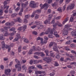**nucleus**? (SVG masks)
Returning <instances> with one entry per match:
<instances>
[{"label": "nucleus", "instance_id": "20e7f679", "mask_svg": "<svg viewBox=\"0 0 76 76\" xmlns=\"http://www.w3.org/2000/svg\"><path fill=\"white\" fill-rule=\"evenodd\" d=\"M35 23H36L37 25V26L38 28V29H42V28H43V26L42 25H41L42 23L41 22L39 21H36L35 22Z\"/></svg>", "mask_w": 76, "mask_h": 76}, {"label": "nucleus", "instance_id": "a878e982", "mask_svg": "<svg viewBox=\"0 0 76 76\" xmlns=\"http://www.w3.org/2000/svg\"><path fill=\"white\" fill-rule=\"evenodd\" d=\"M57 23L58 26H59V27H62V26H63V25L59 21H57Z\"/></svg>", "mask_w": 76, "mask_h": 76}, {"label": "nucleus", "instance_id": "f257e3e1", "mask_svg": "<svg viewBox=\"0 0 76 76\" xmlns=\"http://www.w3.org/2000/svg\"><path fill=\"white\" fill-rule=\"evenodd\" d=\"M56 30V28H53V29H50V28H48V29L47 30V31H45V32H42L40 34V36H42L44 35V34H48L49 32L51 34H53V32L54 31V30Z\"/></svg>", "mask_w": 76, "mask_h": 76}, {"label": "nucleus", "instance_id": "7c9ffc66", "mask_svg": "<svg viewBox=\"0 0 76 76\" xmlns=\"http://www.w3.org/2000/svg\"><path fill=\"white\" fill-rule=\"evenodd\" d=\"M5 25L6 26H12V25L9 22L6 23L5 24Z\"/></svg>", "mask_w": 76, "mask_h": 76}, {"label": "nucleus", "instance_id": "49530a36", "mask_svg": "<svg viewBox=\"0 0 76 76\" xmlns=\"http://www.w3.org/2000/svg\"><path fill=\"white\" fill-rule=\"evenodd\" d=\"M72 0H66L65 3L66 4H68V3H69V2L70 1Z\"/></svg>", "mask_w": 76, "mask_h": 76}, {"label": "nucleus", "instance_id": "4468645a", "mask_svg": "<svg viewBox=\"0 0 76 76\" xmlns=\"http://www.w3.org/2000/svg\"><path fill=\"white\" fill-rule=\"evenodd\" d=\"M17 37H16L13 40V42H15V41H18L19 39V38H20V34H17Z\"/></svg>", "mask_w": 76, "mask_h": 76}, {"label": "nucleus", "instance_id": "0e129e2a", "mask_svg": "<svg viewBox=\"0 0 76 76\" xmlns=\"http://www.w3.org/2000/svg\"><path fill=\"white\" fill-rule=\"evenodd\" d=\"M18 76H25V75L23 74L19 73L18 75Z\"/></svg>", "mask_w": 76, "mask_h": 76}, {"label": "nucleus", "instance_id": "0eeeda50", "mask_svg": "<svg viewBox=\"0 0 76 76\" xmlns=\"http://www.w3.org/2000/svg\"><path fill=\"white\" fill-rule=\"evenodd\" d=\"M37 41H38V40H40V41H41V43L42 45L47 42V40H45L44 41H43V39H42V38H41L39 37H38L37 38Z\"/></svg>", "mask_w": 76, "mask_h": 76}, {"label": "nucleus", "instance_id": "f03ea898", "mask_svg": "<svg viewBox=\"0 0 76 76\" xmlns=\"http://www.w3.org/2000/svg\"><path fill=\"white\" fill-rule=\"evenodd\" d=\"M10 0H7V1H4V7L3 6V9H5L6 8V10L4 11V12L5 13H8V9L9 8V6H8L7 7V2L9 1Z\"/></svg>", "mask_w": 76, "mask_h": 76}, {"label": "nucleus", "instance_id": "1a4fd4ad", "mask_svg": "<svg viewBox=\"0 0 76 76\" xmlns=\"http://www.w3.org/2000/svg\"><path fill=\"white\" fill-rule=\"evenodd\" d=\"M52 17H53V15L50 14V15H49V19H48V21L47 20H46V21H45L44 23L45 24H47V23H50V22L51 19V18H52Z\"/></svg>", "mask_w": 76, "mask_h": 76}, {"label": "nucleus", "instance_id": "f704fd0d", "mask_svg": "<svg viewBox=\"0 0 76 76\" xmlns=\"http://www.w3.org/2000/svg\"><path fill=\"white\" fill-rule=\"evenodd\" d=\"M37 68H39V69H42V66L40 65H37Z\"/></svg>", "mask_w": 76, "mask_h": 76}, {"label": "nucleus", "instance_id": "4be33fe9", "mask_svg": "<svg viewBox=\"0 0 76 76\" xmlns=\"http://www.w3.org/2000/svg\"><path fill=\"white\" fill-rule=\"evenodd\" d=\"M39 62H42V60H39V61L37 60H36L35 61H34V64H38V63H39Z\"/></svg>", "mask_w": 76, "mask_h": 76}, {"label": "nucleus", "instance_id": "7ed1b4c3", "mask_svg": "<svg viewBox=\"0 0 76 76\" xmlns=\"http://www.w3.org/2000/svg\"><path fill=\"white\" fill-rule=\"evenodd\" d=\"M1 44H2V48H8V52H10V46H8L7 45H5L4 43V41H3L1 43Z\"/></svg>", "mask_w": 76, "mask_h": 76}, {"label": "nucleus", "instance_id": "a18cd8bd", "mask_svg": "<svg viewBox=\"0 0 76 76\" xmlns=\"http://www.w3.org/2000/svg\"><path fill=\"white\" fill-rule=\"evenodd\" d=\"M16 15H17V14L16 13H13L11 15L12 17V18H14V17H15V16H16Z\"/></svg>", "mask_w": 76, "mask_h": 76}, {"label": "nucleus", "instance_id": "ddd939ff", "mask_svg": "<svg viewBox=\"0 0 76 76\" xmlns=\"http://www.w3.org/2000/svg\"><path fill=\"white\" fill-rule=\"evenodd\" d=\"M27 27L26 26V25H25L23 27H19L18 28V30L19 31H21L22 29H23V31H25V29H26V28Z\"/></svg>", "mask_w": 76, "mask_h": 76}, {"label": "nucleus", "instance_id": "f8f14e48", "mask_svg": "<svg viewBox=\"0 0 76 76\" xmlns=\"http://www.w3.org/2000/svg\"><path fill=\"white\" fill-rule=\"evenodd\" d=\"M36 13H41V10H38L35 11L33 13V14H32L31 17V18H34V16H35V14Z\"/></svg>", "mask_w": 76, "mask_h": 76}, {"label": "nucleus", "instance_id": "5fc2aeb1", "mask_svg": "<svg viewBox=\"0 0 76 76\" xmlns=\"http://www.w3.org/2000/svg\"><path fill=\"white\" fill-rule=\"evenodd\" d=\"M29 17H30V16L29 15H26L25 16V18H26V19H28V18H29Z\"/></svg>", "mask_w": 76, "mask_h": 76}, {"label": "nucleus", "instance_id": "412c9836", "mask_svg": "<svg viewBox=\"0 0 76 76\" xmlns=\"http://www.w3.org/2000/svg\"><path fill=\"white\" fill-rule=\"evenodd\" d=\"M53 50L55 51H57V53H59L57 47L56 46H54L53 47Z\"/></svg>", "mask_w": 76, "mask_h": 76}, {"label": "nucleus", "instance_id": "13d9d810", "mask_svg": "<svg viewBox=\"0 0 76 76\" xmlns=\"http://www.w3.org/2000/svg\"><path fill=\"white\" fill-rule=\"evenodd\" d=\"M54 75H55V73H54V72H52V73H50V76H54Z\"/></svg>", "mask_w": 76, "mask_h": 76}, {"label": "nucleus", "instance_id": "39448f33", "mask_svg": "<svg viewBox=\"0 0 76 76\" xmlns=\"http://www.w3.org/2000/svg\"><path fill=\"white\" fill-rule=\"evenodd\" d=\"M40 7H41V9H42L45 8V10H47L48 9V4L45 3L43 5H42V4H41L40 5Z\"/></svg>", "mask_w": 76, "mask_h": 76}, {"label": "nucleus", "instance_id": "a19ab883", "mask_svg": "<svg viewBox=\"0 0 76 76\" xmlns=\"http://www.w3.org/2000/svg\"><path fill=\"white\" fill-rule=\"evenodd\" d=\"M24 42L26 43H28L29 42V41H28V39L26 38H25L24 39Z\"/></svg>", "mask_w": 76, "mask_h": 76}, {"label": "nucleus", "instance_id": "bf43d9fd", "mask_svg": "<svg viewBox=\"0 0 76 76\" xmlns=\"http://www.w3.org/2000/svg\"><path fill=\"white\" fill-rule=\"evenodd\" d=\"M56 58L58 59V58H60V55H58L56 56Z\"/></svg>", "mask_w": 76, "mask_h": 76}, {"label": "nucleus", "instance_id": "5701e85b", "mask_svg": "<svg viewBox=\"0 0 76 76\" xmlns=\"http://www.w3.org/2000/svg\"><path fill=\"white\" fill-rule=\"evenodd\" d=\"M68 30H65V31L63 32V36H65V35H67L68 34L69 32H68Z\"/></svg>", "mask_w": 76, "mask_h": 76}, {"label": "nucleus", "instance_id": "2f4dec72", "mask_svg": "<svg viewBox=\"0 0 76 76\" xmlns=\"http://www.w3.org/2000/svg\"><path fill=\"white\" fill-rule=\"evenodd\" d=\"M22 68L24 70H26L27 69V68L26 66V65L25 64L23 65L22 66Z\"/></svg>", "mask_w": 76, "mask_h": 76}, {"label": "nucleus", "instance_id": "8fccbe9b", "mask_svg": "<svg viewBox=\"0 0 76 76\" xmlns=\"http://www.w3.org/2000/svg\"><path fill=\"white\" fill-rule=\"evenodd\" d=\"M37 26H37V25L32 26L31 27V28H32V29H34V28H35L36 27H37Z\"/></svg>", "mask_w": 76, "mask_h": 76}, {"label": "nucleus", "instance_id": "f3484780", "mask_svg": "<svg viewBox=\"0 0 76 76\" xmlns=\"http://www.w3.org/2000/svg\"><path fill=\"white\" fill-rule=\"evenodd\" d=\"M11 72V70L9 69H8L5 70V74H6V75L8 76L9 73Z\"/></svg>", "mask_w": 76, "mask_h": 76}, {"label": "nucleus", "instance_id": "c85d7f7f", "mask_svg": "<svg viewBox=\"0 0 76 76\" xmlns=\"http://www.w3.org/2000/svg\"><path fill=\"white\" fill-rule=\"evenodd\" d=\"M16 31H14L12 33H11L9 34V35L11 36H13V35L15 34H16Z\"/></svg>", "mask_w": 76, "mask_h": 76}, {"label": "nucleus", "instance_id": "09e8293b", "mask_svg": "<svg viewBox=\"0 0 76 76\" xmlns=\"http://www.w3.org/2000/svg\"><path fill=\"white\" fill-rule=\"evenodd\" d=\"M70 64H71V65H72V64H74L75 66H76V62H71L70 63Z\"/></svg>", "mask_w": 76, "mask_h": 76}, {"label": "nucleus", "instance_id": "6e6d98bb", "mask_svg": "<svg viewBox=\"0 0 76 76\" xmlns=\"http://www.w3.org/2000/svg\"><path fill=\"white\" fill-rule=\"evenodd\" d=\"M18 51L19 53L21 51V47H20L18 48Z\"/></svg>", "mask_w": 76, "mask_h": 76}, {"label": "nucleus", "instance_id": "b1692460", "mask_svg": "<svg viewBox=\"0 0 76 76\" xmlns=\"http://www.w3.org/2000/svg\"><path fill=\"white\" fill-rule=\"evenodd\" d=\"M3 6H1V9L0 10V16H2L3 15V11L2 10H3Z\"/></svg>", "mask_w": 76, "mask_h": 76}, {"label": "nucleus", "instance_id": "052dcab7", "mask_svg": "<svg viewBox=\"0 0 76 76\" xmlns=\"http://www.w3.org/2000/svg\"><path fill=\"white\" fill-rule=\"evenodd\" d=\"M75 10H74L72 11V13H73V16H76V12H75Z\"/></svg>", "mask_w": 76, "mask_h": 76}, {"label": "nucleus", "instance_id": "dca6fc26", "mask_svg": "<svg viewBox=\"0 0 76 76\" xmlns=\"http://www.w3.org/2000/svg\"><path fill=\"white\" fill-rule=\"evenodd\" d=\"M28 5V1H27L25 2V4L23 3L21 4V6L22 8H25L26 6Z\"/></svg>", "mask_w": 76, "mask_h": 76}, {"label": "nucleus", "instance_id": "4d7b16f0", "mask_svg": "<svg viewBox=\"0 0 76 76\" xmlns=\"http://www.w3.org/2000/svg\"><path fill=\"white\" fill-rule=\"evenodd\" d=\"M52 51H50V53L51 54V56H52L54 58V56H53V55L54 54V53H52Z\"/></svg>", "mask_w": 76, "mask_h": 76}, {"label": "nucleus", "instance_id": "9d476101", "mask_svg": "<svg viewBox=\"0 0 76 76\" xmlns=\"http://www.w3.org/2000/svg\"><path fill=\"white\" fill-rule=\"evenodd\" d=\"M64 27H65L64 29V31L66 30V31H70V30H72V28H69V27H70V26L68 24L65 25L64 26Z\"/></svg>", "mask_w": 76, "mask_h": 76}, {"label": "nucleus", "instance_id": "69168bd1", "mask_svg": "<svg viewBox=\"0 0 76 76\" xmlns=\"http://www.w3.org/2000/svg\"><path fill=\"white\" fill-rule=\"evenodd\" d=\"M70 44V40H69L66 42V44Z\"/></svg>", "mask_w": 76, "mask_h": 76}, {"label": "nucleus", "instance_id": "ea45409f", "mask_svg": "<svg viewBox=\"0 0 76 76\" xmlns=\"http://www.w3.org/2000/svg\"><path fill=\"white\" fill-rule=\"evenodd\" d=\"M32 51H33L32 49H31L28 53V54L30 55L32 54Z\"/></svg>", "mask_w": 76, "mask_h": 76}, {"label": "nucleus", "instance_id": "423d86ee", "mask_svg": "<svg viewBox=\"0 0 76 76\" xmlns=\"http://www.w3.org/2000/svg\"><path fill=\"white\" fill-rule=\"evenodd\" d=\"M29 6L32 8H35L36 7V3L34 1H31L30 2Z\"/></svg>", "mask_w": 76, "mask_h": 76}, {"label": "nucleus", "instance_id": "864d4df0", "mask_svg": "<svg viewBox=\"0 0 76 76\" xmlns=\"http://www.w3.org/2000/svg\"><path fill=\"white\" fill-rule=\"evenodd\" d=\"M61 18V16H59L56 17V19L57 20H59V19H60V18Z\"/></svg>", "mask_w": 76, "mask_h": 76}, {"label": "nucleus", "instance_id": "37998d69", "mask_svg": "<svg viewBox=\"0 0 76 76\" xmlns=\"http://www.w3.org/2000/svg\"><path fill=\"white\" fill-rule=\"evenodd\" d=\"M15 61L16 63H18L17 64H20V62L17 59H15Z\"/></svg>", "mask_w": 76, "mask_h": 76}, {"label": "nucleus", "instance_id": "c03bdc74", "mask_svg": "<svg viewBox=\"0 0 76 76\" xmlns=\"http://www.w3.org/2000/svg\"><path fill=\"white\" fill-rule=\"evenodd\" d=\"M35 68L34 66H31L29 67L28 69H34Z\"/></svg>", "mask_w": 76, "mask_h": 76}, {"label": "nucleus", "instance_id": "6e6552de", "mask_svg": "<svg viewBox=\"0 0 76 76\" xmlns=\"http://www.w3.org/2000/svg\"><path fill=\"white\" fill-rule=\"evenodd\" d=\"M43 60L44 61H45L48 63L49 62H51L52 60H53V59L51 58L46 57L44 58Z\"/></svg>", "mask_w": 76, "mask_h": 76}, {"label": "nucleus", "instance_id": "603ef678", "mask_svg": "<svg viewBox=\"0 0 76 76\" xmlns=\"http://www.w3.org/2000/svg\"><path fill=\"white\" fill-rule=\"evenodd\" d=\"M14 30H15V28L13 27L10 29V31H14Z\"/></svg>", "mask_w": 76, "mask_h": 76}, {"label": "nucleus", "instance_id": "a211bd4d", "mask_svg": "<svg viewBox=\"0 0 76 76\" xmlns=\"http://www.w3.org/2000/svg\"><path fill=\"white\" fill-rule=\"evenodd\" d=\"M15 68H18V71L21 70V66L20 64H17L15 65Z\"/></svg>", "mask_w": 76, "mask_h": 76}, {"label": "nucleus", "instance_id": "393cba45", "mask_svg": "<svg viewBox=\"0 0 76 76\" xmlns=\"http://www.w3.org/2000/svg\"><path fill=\"white\" fill-rule=\"evenodd\" d=\"M54 44L56 45H57V44H56V43L54 42H51L49 44V47H52L53 45Z\"/></svg>", "mask_w": 76, "mask_h": 76}, {"label": "nucleus", "instance_id": "9b49d317", "mask_svg": "<svg viewBox=\"0 0 76 76\" xmlns=\"http://www.w3.org/2000/svg\"><path fill=\"white\" fill-rule=\"evenodd\" d=\"M34 54H36L39 56H42V57H44L45 56V54L43 52H36L34 53Z\"/></svg>", "mask_w": 76, "mask_h": 76}, {"label": "nucleus", "instance_id": "e433bc0d", "mask_svg": "<svg viewBox=\"0 0 76 76\" xmlns=\"http://www.w3.org/2000/svg\"><path fill=\"white\" fill-rule=\"evenodd\" d=\"M54 65V66H56V67H57V66H59L58 64V63L57 61H56L55 62V64Z\"/></svg>", "mask_w": 76, "mask_h": 76}, {"label": "nucleus", "instance_id": "680f3d73", "mask_svg": "<svg viewBox=\"0 0 76 76\" xmlns=\"http://www.w3.org/2000/svg\"><path fill=\"white\" fill-rule=\"evenodd\" d=\"M66 5H65L63 7V10L64 11L65 10V9H66Z\"/></svg>", "mask_w": 76, "mask_h": 76}, {"label": "nucleus", "instance_id": "338daca9", "mask_svg": "<svg viewBox=\"0 0 76 76\" xmlns=\"http://www.w3.org/2000/svg\"><path fill=\"white\" fill-rule=\"evenodd\" d=\"M33 60H31L29 62V63L30 64H32V63H33Z\"/></svg>", "mask_w": 76, "mask_h": 76}, {"label": "nucleus", "instance_id": "4c0bfd02", "mask_svg": "<svg viewBox=\"0 0 76 76\" xmlns=\"http://www.w3.org/2000/svg\"><path fill=\"white\" fill-rule=\"evenodd\" d=\"M33 50L34 51H37V50H38V48H36L35 46H33Z\"/></svg>", "mask_w": 76, "mask_h": 76}, {"label": "nucleus", "instance_id": "bb28decb", "mask_svg": "<svg viewBox=\"0 0 76 76\" xmlns=\"http://www.w3.org/2000/svg\"><path fill=\"white\" fill-rule=\"evenodd\" d=\"M66 56H67V57H70L72 59V60H74V56H69V54L68 53H66Z\"/></svg>", "mask_w": 76, "mask_h": 76}, {"label": "nucleus", "instance_id": "cd10ccee", "mask_svg": "<svg viewBox=\"0 0 76 76\" xmlns=\"http://www.w3.org/2000/svg\"><path fill=\"white\" fill-rule=\"evenodd\" d=\"M4 39H5V37L3 35L2 36H0V40H4Z\"/></svg>", "mask_w": 76, "mask_h": 76}, {"label": "nucleus", "instance_id": "79ce46f5", "mask_svg": "<svg viewBox=\"0 0 76 76\" xmlns=\"http://www.w3.org/2000/svg\"><path fill=\"white\" fill-rule=\"evenodd\" d=\"M32 33L33 35H36L38 34V33H37V31H33Z\"/></svg>", "mask_w": 76, "mask_h": 76}, {"label": "nucleus", "instance_id": "6ab92c4d", "mask_svg": "<svg viewBox=\"0 0 76 76\" xmlns=\"http://www.w3.org/2000/svg\"><path fill=\"white\" fill-rule=\"evenodd\" d=\"M45 73V72L44 71H35V74L36 75H38V74L40 75L41 74H44Z\"/></svg>", "mask_w": 76, "mask_h": 76}, {"label": "nucleus", "instance_id": "de8ad7c7", "mask_svg": "<svg viewBox=\"0 0 76 76\" xmlns=\"http://www.w3.org/2000/svg\"><path fill=\"white\" fill-rule=\"evenodd\" d=\"M48 37L50 38H53L54 37V36L52 35H48Z\"/></svg>", "mask_w": 76, "mask_h": 76}, {"label": "nucleus", "instance_id": "2eb2a0df", "mask_svg": "<svg viewBox=\"0 0 76 76\" xmlns=\"http://www.w3.org/2000/svg\"><path fill=\"white\" fill-rule=\"evenodd\" d=\"M14 20L15 22H22V20L20 19V18L18 17L17 18V19H14Z\"/></svg>", "mask_w": 76, "mask_h": 76}, {"label": "nucleus", "instance_id": "774afa93", "mask_svg": "<svg viewBox=\"0 0 76 76\" xmlns=\"http://www.w3.org/2000/svg\"><path fill=\"white\" fill-rule=\"evenodd\" d=\"M72 53H73V54H76V52L74 51V50H72L71 51Z\"/></svg>", "mask_w": 76, "mask_h": 76}, {"label": "nucleus", "instance_id": "3c124183", "mask_svg": "<svg viewBox=\"0 0 76 76\" xmlns=\"http://www.w3.org/2000/svg\"><path fill=\"white\" fill-rule=\"evenodd\" d=\"M73 18L72 17L70 18V22H73Z\"/></svg>", "mask_w": 76, "mask_h": 76}, {"label": "nucleus", "instance_id": "58836bf2", "mask_svg": "<svg viewBox=\"0 0 76 76\" xmlns=\"http://www.w3.org/2000/svg\"><path fill=\"white\" fill-rule=\"evenodd\" d=\"M57 23H55L53 25V27L54 28H56V27H57V26L58 25L57 24Z\"/></svg>", "mask_w": 76, "mask_h": 76}, {"label": "nucleus", "instance_id": "473e14b6", "mask_svg": "<svg viewBox=\"0 0 76 76\" xmlns=\"http://www.w3.org/2000/svg\"><path fill=\"white\" fill-rule=\"evenodd\" d=\"M4 29L5 30H6V31H8V29H10V26H8V27H4Z\"/></svg>", "mask_w": 76, "mask_h": 76}, {"label": "nucleus", "instance_id": "e2e57ef3", "mask_svg": "<svg viewBox=\"0 0 76 76\" xmlns=\"http://www.w3.org/2000/svg\"><path fill=\"white\" fill-rule=\"evenodd\" d=\"M52 1H53V0H48V2L49 4H50L51 3H52Z\"/></svg>", "mask_w": 76, "mask_h": 76}, {"label": "nucleus", "instance_id": "c756f323", "mask_svg": "<svg viewBox=\"0 0 76 76\" xmlns=\"http://www.w3.org/2000/svg\"><path fill=\"white\" fill-rule=\"evenodd\" d=\"M69 17H67L66 18H65L64 21L62 23L63 24H64V23L69 20Z\"/></svg>", "mask_w": 76, "mask_h": 76}, {"label": "nucleus", "instance_id": "c9c22d12", "mask_svg": "<svg viewBox=\"0 0 76 76\" xmlns=\"http://www.w3.org/2000/svg\"><path fill=\"white\" fill-rule=\"evenodd\" d=\"M45 53L46 55V56H48V53H49V51L48 50H46L45 51Z\"/></svg>", "mask_w": 76, "mask_h": 76}, {"label": "nucleus", "instance_id": "aec40b11", "mask_svg": "<svg viewBox=\"0 0 76 76\" xmlns=\"http://www.w3.org/2000/svg\"><path fill=\"white\" fill-rule=\"evenodd\" d=\"M74 6L75 5L74 4H71L70 6L69 5V6H68L67 10H69V9H72L74 7Z\"/></svg>", "mask_w": 76, "mask_h": 76}, {"label": "nucleus", "instance_id": "72a5a7b5", "mask_svg": "<svg viewBox=\"0 0 76 76\" xmlns=\"http://www.w3.org/2000/svg\"><path fill=\"white\" fill-rule=\"evenodd\" d=\"M4 36H5V37H7L8 35H9V32H7V31L5 32V33L4 34Z\"/></svg>", "mask_w": 76, "mask_h": 76}]
</instances>
